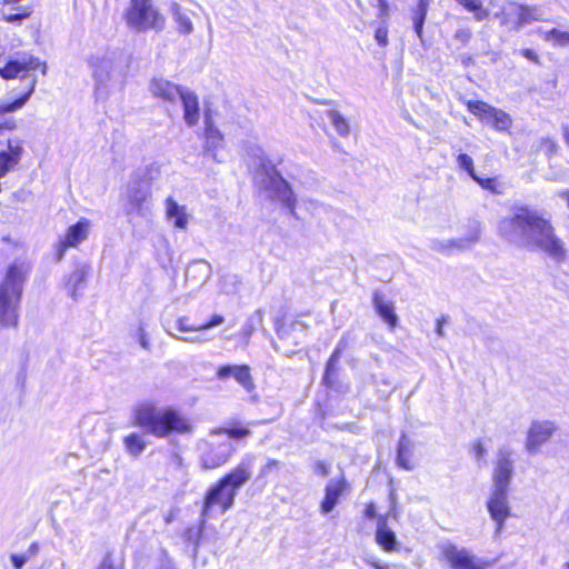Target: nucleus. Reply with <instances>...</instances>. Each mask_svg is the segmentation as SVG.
<instances>
[{
    "mask_svg": "<svg viewBox=\"0 0 569 569\" xmlns=\"http://www.w3.org/2000/svg\"><path fill=\"white\" fill-rule=\"evenodd\" d=\"M136 184L137 186H132L128 190V212H134L138 216L147 217L151 212V209L147 203L150 192L146 188H142L140 183Z\"/></svg>",
    "mask_w": 569,
    "mask_h": 569,
    "instance_id": "412c9836",
    "label": "nucleus"
},
{
    "mask_svg": "<svg viewBox=\"0 0 569 569\" xmlns=\"http://www.w3.org/2000/svg\"><path fill=\"white\" fill-rule=\"evenodd\" d=\"M545 144L547 146V148H548V150H549L550 152L555 151V149H556V144H555V142H553L552 140H546V141H545Z\"/></svg>",
    "mask_w": 569,
    "mask_h": 569,
    "instance_id": "e2e57ef3",
    "label": "nucleus"
},
{
    "mask_svg": "<svg viewBox=\"0 0 569 569\" xmlns=\"http://www.w3.org/2000/svg\"><path fill=\"white\" fill-rule=\"evenodd\" d=\"M197 6L192 0H172L168 4V11L177 24L180 34L188 36L193 32L192 18L197 16L192 7Z\"/></svg>",
    "mask_w": 569,
    "mask_h": 569,
    "instance_id": "9b49d317",
    "label": "nucleus"
},
{
    "mask_svg": "<svg viewBox=\"0 0 569 569\" xmlns=\"http://www.w3.org/2000/svg\"><path fill=\"white\" fill-rule=\"evenodd\" d=\"M124 18L128 27L137 32H161L166 27V18L152 4V0H131Z\"/></svg>",
    "mask_w": 569,
    "mask_h": 569,
    "instance_id": "423d86ee",
    "label": "nucleus"
},
{
    "mask_svg": "<svg viewBox=\"0 0 569 569\" xmlns=\"http://www.w3.org/2000/svg\"><path fill=\"white\" fill-rule=\"evenodd\" d=\"M197 327L198 326L189 325V319L187 317H180L176 321V328L181 332L200 331Z\"/></svg>",
    "mask_w": 569,
    "mask_h": 569,
    "instance_id": "09e8293b",
    "label": "nucleus"
},
{
    "mask_svg": "<svg viewBox=\"0 0 569 569\" xmlns=\"http://www.w3.org/2000/svg\"><path fill=\"white\" fill-rule=\"evenodd\" d=\"M487 508L491 519L496 522V532H500L505 521L510 516V507L508 501V490L492 488L491 495L487 502Z\"/></svg>",
    "mask_w": 569,
    "mask_h": 569,
    "instance_id": "2eb2a0df",
    "label": "nucleus"
},
{
    "mask_svg": "<svg viewBox=\"0 0 569 569\" xmlns=\"http://www.w3.org/2000/svg\"><path fill=\"white\" fill-rule=\"evenodd\" d=\"M182 90L183 88L164 78H152L149 83V91L152 97L168 102L176 101Z\"/></svg>",
    "mask_w": 569,
    "mask_h": 569,
    "instance_id": "aec40b11",
    "label": "nucleus"
},
{
    "mask_svg": "<svg viewBox=\"0 0 569 569\" xmlns=\"http://www.w3.org/2000/svg\"><path fill=\"white\" fill-rule=\"evenodd\" d=\"M227 435L229 439H243L250 435V430L246 427L232 426L229 428L213 429L211 436Z\"/></svg>",
    "mask_w": 569,
    "mask_h": 569,
    "instance_id": "c9c22d12",
    "label": "nucleus"
},
{
    "mask_svg": "<svg viewBox=\"0 0 569 569\" xmlns=\"http://www.w3.org/2000/svg\"><path fill=\"white\" fill-rule=\"evenodd\" d=\"M346 485L347 483L345 478H341L339 480L331 479L327 483L325 489V498L320 506L322 513L327 515L333 510V508L339 502V499L346 489Z\"/></svg>",
    "mask_w": 569,
    "mask_h": 569,
    "instance_id": "b1692460",
    "label": "nucleus"
},
{
    "mask_svg": "<svg viewBox=\"0 0 569 569\" xmlns=\"http://www.w3.org/2000/svg\"><path fill=\"white\" fill-rule=\"evenodd\" d=\"M234 448L229 440L206 441L201 447V463L204 469H213L224 465Z\"/></svg>",
    "mask_w": 569,
    "mask_h": 569,
    "instance_id": "1a4fd4ad",
    "label": "nucleus"
},
{
    "mask_svg": "<svg viewBox=\"0 0 569 569\" xmlns=\"http://www.w3.org/2000/svg\"><path fill=\"white\" fill-rule=\"evenodd\" d=\"M375 38H376L377 42L380 46L386 47L388 44V31H387V29L386 28H378L376 30Z\"/></svg>",
    "mask_w": 569,
    "mask_h": 569,
    "instance_id": "864d4df0",
    "label": "nucleus"
},
{
    "mask_svg": "<svg viewBox=\"0 0 569 569\" xmlns=\"http://www.w3.org/2000/svg\"><path fill=\"white\" fill-rule=\"evenodd\" d=\"M224 322V318L221 315H213L210 320L203 325L197 327L200 331L211 329L213 327L220 326Z\"/></svg>",
    "mask_w": 569,
    "mask_h": 569,
    "instance_id": "de8ad7c7",
    "label": "nucleus"
},
{
    "mask_svg": "<svg viewBox=\"0 0 569 569\" xmlns=\"http://www.w3.org/2000/svg\"><path fill=\"white\" fill-rule=\"evenodd\" d=\"M123 446L129 456L138 458L147 448L143 435L132 432L123 438Z\"/></svg>",
    "mask_w": 569,
    "mask_h": 569,
    "instance_id": "2f4dec72",
    "label": "nucleus"
},
{
    "mask_svg": "<svg viewBox=\"0 0 569 569\" xmlns=\"http://www.w3.org/2000/svg\"><path fill=\"white\" fill-rule=\"evenodd\" d=\"M28 267L13 262L7 269L0 283V326L16 328L19 322V305Z\"/></svg>",
    "mask_w": 569,
    "mask_h": 569,
    "instance_id": "39448f33",
    "label": "nucleus"
},
{
    "mask_svg": "<svg viewBox=\"0 0 569 569\" xmlns=\"http://www.w3.org/2000/svg\"><path fill=\"white\" fill-rule=\"evenodd\" d=\"M264 170L269 177V187H271L278 199L283 202L293 213L296 207V198L289 186V183L274 170L272 166L269 168L264 167Z\"/></svg>",
    "mask_w": 569,
    "mask_h": 569,
    "instance_id": "f3484780",
    "label": "nucleus"
},
{
    "mask_svg": "<svg viewBox=\"0 0 569 569\" xmlns=\"http://www.w3.org/2000/svg\"><path fill=\"white\" fill-rule=\"evenodd\" d=\"M237 493L223 480L211 486L206 493L201 509V516L208 518L213 507H219L220 512H227L234 503Z\"/></svg>",
    "mask_w": 569,
    "mask_h": 569,
    "instance_id": "0eeeda50",
    "label": "nucleus"
},
{
    "mask_svg": "<svg viewBox=\"0 0 569 569\" xmlns=\"http://www.w3.org/2000/svg\"><path fill=\"white\" fill-rule=\"evenodd\" d=\"M312 471L320 477H327L330 471V466L323 460H316L311 465Z\"/></svg>",
    "mask_w": 569,
    "mask_h": 569,
    "instance_id": "a18cd8bd",
    "label": "nucleus"
},
{
    "mask_svg": "<svg viewBox=\"0 0 569 569\" xmlns=\"http://www.w3.org/2000/svg\"><path fill=\"white\" fill-rule=\"evenodd\" d=\"M9 149L10 152L0 153V178L4 177L7 172L13 168L20 159L21 148L19 146L12 147L10 144Z\"/></svg>",
    "mask_w": 569,
    "mask_h": 569,
    "instance_id": "473e14b6",
    "label": "nucleus"
},
{
    "mask_svg": "<svg viewBox=\"0 0 569 569\" xmlns=\"http://www.w3.org/2000/svg\"><path fill=\"white\" fill-rule=\"evenodd\" d=\"M281 462L277 459H268L264 466L261 467L259 478H266L270 473L276 472L280 469Z\"/></svg>",
    "mask_w": 569,
    "mask_h": 569,
    "instance_id": "c03bdc74",
    "label": "nucleus"
},
{
    "mask_svg": "<svg viewBox=\"0 0 569 569\" xmlns=\"http://www.w3.org/2000/svg\"><path fill=\"white\" fill-rule=\"evenodd\" d=\"M471 38V31L469 29H459L455 33V39L461 42L462 44H467Z\"/></svg>",
    "mask_w": 569,
    "mask_h": 569,
    "instance_id": "603ef678",
    "label": "nucleus"
},
{
    "mask_svg": "<svg viewBox=\"0 0 569 569\" xmlns=\"http://www.w3.org/2000/svg\"><path fill=\"white\" fill-rule=\"evenodd\" d=\"M372 305L380 318L391 328L398 325V316L395 312V306L391 301H387L380 291L372 295Z\"/></svg>",
    "mask_w": 569,
    "mask_h": 569,
    "instance_id": "393cba45",
    "label": "nucleus"
},
{
    "mask_svg": "<svg viewBox=\"0 0 569 569\" xmlns=\"http://www.w3.org/2000/svg\"><path fill=\"white\" fill-rule=\"evenodd\" d=\"M37 69H40L41 73L46 74V62L28 52L10 56L7 63L3 67H0V76L3 79L21 78L28 83V90L21 98H18L12 102L0 101V113L12 112L20 109L28 101L37 83V77L29 72Z\"/></svg>",
    "mask_w": 569,
    "mask_h": 569,
    "instance_id": "20e7f679",
    "label": "nucleus"
},
{
    "mask_svg": "<svg viewBox=\"0 0 569 569\" xmlns=\"http://www.w3.org/2000/svg\"><path fill=\"white\" fill-rule=\"evenodd\" d=\"M523 56L532 61H538L537 54L530 49H526L523 51Z\"/></svg>",
    "mask_w": 569,
    "mask_h": 569,
    "instance_id": "052dcab7",
    "label": "nucleus"
},
{
    "mask_svg": "<svg viewBox=\"0 0 569 569\" xmlns=\"http://www.w3.org/2000/svg\"><path fill=\"white\" fill-rule=\"evenodd\" d=\"M98 569H121L120 567L114 566L111 555H107Z\"/></svg>",
    "mask_w": 569,
    "mask_h": 569,
    "instance_id": "4d7b16f0",
    "label": "nucleus"
},
{
    "mask_svg": "<svg viewBox=\"0 0 569 569\" xmlns=\"http://www.w3.org/2000/svg\"><path fill=\"white\" fill-rule=\"evenodd\" d=\"M27 17H29V12L27 10H24L23 13L3 14L2 19L10 23H18V22H21Z\"/></svg>",
    "mask_w": 569,
    "mask_h": 569,
    "instance_id": "3c124183",
    "label": "nucleus"
},
{
    "mask_svg": "<svg viewBox=\"0 0 569 569\" xmlns=\"http://www.w3.org/2000/svg\"><path fill=\"white\" fill-rule=\"evenodd\" d=\"M480 238V228L477 227L467 237L457 239H449L446 241L433 240L431 242V249L437 252L450 253L455 250L461 251L470 248L473 243L478 242Z\"/></svg>",
    "mask_w": 569,
    "mask_h": 569,
    "instance_id": "6ab92c4d",
    "label": "nucleus"
},
{
    "mask_svg": "<svg viewBox=\"0 0 569 569\" xmlns=\"http://www.w3.org/2000/svg\"><path fill=\"white\" fill-rule=\"evenodd\" d=\"M498 230L507 241L539 249L557 262L566 258L563 242L555 234L550 221L529 207L515 208L510 217L500 220Z\"/></svg>",
    "mask_w": 569,
    "mask_h": 569,
    "instance_id": "f257e3e1",
    "label": "nucleus"
},
{
    "mask_svg": "<svg viewBox=\"0 0 569 569\" xmlns=\"http://www.w3.org/2000/svg\"><path fill=\"white\" fill-rule=\"evenodd\" d=\"M365 516L368 519H378L379 516L377 515V509L373 502H370L366 506Z\"/></svg>",
    "mask_w": 569,
    "mask_h": 569,
    "instance_id": "13d9d810",
    "label": "nucleus"
},
{
    "mask_svg": "<svg viewBox=\"0 0 569 569\" xmlns=\"http://www.w3.org/2000/svg\"><path fill=\"white\" fill-rule=\"evenodd\" d=\"M136 337H137L141 348H143L144 350H148V351L151 349V343L148 338L146 325L142 321L139 322Z\"/></svg>",
    "mask_w": 569,
    "mask_h": 569,
    "instance_id": "37998d69",
    "label": "nucleus"
},
{
    "mask_svg": "<svg viewBox=\"0 0 569 569\" xmlns=\"http://www.w3.org/2000/svg\"><path fill=\"white\" fill-rule=\"evenodd\" d=\"M2 127L6 128V129H13L14 128V122L12 120L7 121V122L3 123Z\"/></svg>",
    "mask_w": 569,
    "mask_h": 569,
    "instance_id": "69168bd1",
    "label": "nucleus"
},
{
    "mask_svg": "<svg viewBox=\"0 0 569 569\" xmlns=\"http://www.w3.org/2000/svg\"><path fill=\"white\" fill-rule=\"evenodd\" d=\"M94 79V94L98 100H106L117 89H122L126 78V62L121 52L106 50L90 59Z\"/></svg>",
    "mask_w": 569,
    "mask_h": 569,
    "instance_id": "7ed1b4c3",
    "label": "nucleus"
},
{
    "mask_svg": "<svg viewBox=\"0 0 569 569\" xmlns=\"http://www.w3.org/2000/svg\"><path fill=\"white\" fill-rule=\"evenodd\" d=\"M429 2V0H419L412 12L415 31L420 39L422 38L423 23L428 12Z\"/></svg>",
    "mask_w": 569,
    "mask_h": 569,
    "instance_id": "72a5a7b5",
    "label": "nucleus"
},
{
    "mask_svg": "<svg viewBox=\"0 0 569 569\" xmlns=\"http://www.w3.org/2000/svg\"><path fill=\"white\" fill-rule=\"evenodd\" d=\"M90 273V267L86 263H79L76 266L74 270L70 273L67 288L68 291L74 300L78 299L79 295L86 287L87 277Z\"/></svg>",
    "mask_w": 569,
    "mask_h": 569,
    "instance_id": "cd10ccee",
    "label": "nucleus"
},
{
    "mask_svg": "<svg viewBox=\"0 0 569 569\" xmlns=\"http://www.w3.org/2000/svg\"><path fill=\"white\" fill-rule=\"evenodd\" d=\"M132 425L157 438H167L172 433L187 435L193 429L190 420L174 407H158L152 402L133 407Z\"/></svg>",
    "mask_w": 569,
    "mask_h": 569,
    "instance_id": "f03ea898",
    "label": "nucleus"
},
{
    "mask_svg": "<svg viewBox=\"0 0 569 569\" xmlns=\"http://www.w3.org/2000/svg\"><path fill=\"white\" fill-rule=\"evenodd\" d=\"M389 515H379L376 528V542L385 551L390 552L398 549V540L395 531L388 526Z\"/></svg>",
    "mask_w": 569,
    "mask_h": 569,
    "instance_id": "4be33fe9",
    "label": "nucleus"
},
{
    "mask_svg": "<svg viewBox=\"0 0 569 569\" xmlns=\"http://www.w3.org/2000/svg\"><path fill=\"white\" fill-rule=\"evenodd\" d=\"M459 4L463 6L468 11L475 13L477 21H482L488 17V11L482 9L481 0H456Z\"/></svg>",
    "mask_w": 569,
    "mask_h": 569,
    "instance_id": "4c0bfd02",
    "label": "nucleus"
},
{
    "mask_svg": "<svg viewBox=\"0 0 569 569\" xmlns=\"http://www.w3.org/2000/svg\"><path fill=\"white\" fill-rule=\"evenodd\" d=\"M476 182H478L483 189L489 190L491 192H497V183L495 179L486 178L482 179L476 174V178H472Z\"/></svg>",
    "mask_w": 569,
    "mask_h": 569,
    "instance_id": "8fccbe9b",
    "label": "nucleus"
},
{
    "mask_svg": "<svg viewBox=\"0 0 569 569\" xmlns=\"http://www.w3.org/2000/svg\"><path fill=\"white\" fill-rule=\"evenodd\" d=\"M216 375L219 380H227L229 378L234 379L244 390L249 391L254 388L251 370L247 365L221 366L218 368Z\"/></svg>",
    "mask_w": 569,
    "mask_h": 569,
    "instance_id": "dca6fc26",
    "label": "nucleus"
},
{
    "mask_svg": "<svg viewBox=\"0 0 569 569\" xmlns=\"http://www.w3.org/2000/svg\"><path fill=\"white\" fill-rule=\"evenodd\" d=\"M412 456V443L410 439L406 437L405 433L401 435L398 449H397V463L406 469L411 470L412 469V462L410 460Z\"/></svg>",
    "mask_w": 569,
    "mask_h": 569,
    "instance_id": "7c9ffc66",
    "label": "nucleus"
},
{
    "mask_svg": "<svg viewBox=\"0 0 569 569\" xmlns=\"http://www.w3.org/2000/svg\"><path fill=\"white\" fill-rule=\"evenodd\" d=\"M179 98L182 101L183 106V119L189 127H193L198 123L200 113H199V102L198 97L194 92L183 89L179 94Z\"/></svg>",
    "mask_w": 569,
    "mask_h": 569,
    "instance_id": "bb28decb",
    "label": "nucleus"
},
{
    "mask_svg": "<svg viewBox=\"0 0 569 569\" xmlns=\"http://www.w3.org/2000/svg\"><path fill=\"white\" fill-rule=\"evenodd\" d=\"M327 117L331 121L336 132L341 137H347L350 133V126L348 120L337 110L327 111Z\"/></svg>",
    "mask_w": 569,
    "mask_h": 569,
    "instance_id": "f704fd0d",
    "label": "nucleus"
},
{
    "mask_svg": "<svg viewBox=\"0 0 569 569\" xmlns=\"http://www.w3.org/2000/svg\"><path fill=\"white\" fill-rule=\"evenodd\" d=\"M458 166L466 170L471 178H476V171L473 167V160L466 153H460L457 158Z\"/></svg>",
    "mask_w": 569,
    "mask_h": 569,
    "instance_id": "79ce46f5",
    "label": "nucleus"
},
{
    "mask_svg": "<svg viewBox=\"0 0 569 569\" xmlns=\"http://www.w3.org/2000/svg\"><path fill=\"white\" fill-rule=\"evenodd\" d=\"M559 196L566 201L567 203V207L569 209V190L568 191H563L561 193H559Z\"/></svg>",
    "mask_w": 569,
    "mask_h": 569,
    "instance_id": "0e129e2a",
    "label": "nucleus"
},
{
    "mask_svg": "<svg viewBox=\"0 0 569 569\" xmlns=\"http://www.w3.org/2000/svg\"><path fill=\"white\" fill-rule=\"evenodd\" d=\"M211 277V266L204 260L190 263L186 270V281L192 287H200Z\"/></svg>",
    "mask_w": 569,
    "mask_h": 569,
    "instance_id": "a878e982",
    "label": "nucleus"
},
{
    "mask_svg": "<svg viewBox=\"0 0 569 569\" xmlns=\"http://www.w3.org/2000/svg\"><path fill=\"white\" fill-rule=\"evenodd\" d=\"M521 11L522 6L510 2L501 11V23L508 26L510 29L519 30L521 28Z\"/></svg>",
    "mask_w": 569,
    "mask_h": 569,
    "instance_id": "c756f323",
    "label": "nucleus"
},
{
    "mask_svg": "<svg viewBox=\"0 0 569 569\" xmlns=\"http://www.w3.org/2000/svg\"><path fill=\"white\" fill-rule=\"evenodd\" d=\"M557 430V426L550 420H535L531 422L526 438V450L537 455L541 447L547 443Z\"/></svg>",
    "mask_w": 569,
    "mask_h": 569,
    "instance_id": "9d476101",
    "label": "nucleus"
},
{
    "mask_svg": "<svg viewBox=\"0 0 569 569\" xmlns=\"http://www.w3.org/2000/svg\"><path fill=\"white\" fill-rule=\"evenodd\" d=\"M436 332L439 337H443L445 333H443V320L439 319L437 320V329H436Z\"/></svg>",
    "mask_w": 569,
    "mask_h": 569,
    "instance_id": "680f3d73",
    "label": "nucleus"
},
{
    "mask_svg": "<svg viewBox=\"0 0 569 569\" xmlns=\"http://www.w3.org/2000/svg\"><path fill=\"white\" fill-rule=\"evenodd\" d=\"M173 519H174L173 513H169V515L166 517V519H164V520H166V522H167V523H170V522H172V521H173Z\"/></svg>",
    "mask_w": 569,
    "mask_h": 569,
    "instance_id": "338daca9",
    "label": "nucleus"
},
{
    "mask_svg": "<svg viewBox=\"0 0 569 569\" xmlns=\"http://www.w3.org/2000/svg\"><path fill=\"white\" fill-rule=\"evenodd\" d=\"M350 341V333L346 332L342 335V337L339 339L335 350L332 353H335L336 357H341L342 352L348 348Z\"/></svg>",
    "mask_w": 569,
    "mask_h": 569,
    "instance_id": "49530a36",
    "label": "nucleus"
},
{
    "mask_svg": "<svg viewBox=\"0 0 569 569\" xmlns=\"http://www.w3.org/2000/svg\"><path fill=\"white\" fill-rule=\"evenodd\" d=\"M473 452H475V456H476V458H477L478 460H479V459H481V458L485 456L486 450H485V448H483V446H482V443H481V442H479V441H478V442L473 446Z\"/></svg>",
    "mask_w": 569,
    "mask_h": 569,
    "instance_id": "bf43d9fd",
    "label": "nucleus"
},
{
    "mask_svg": "<svg viewBox=\"0 0 569 569\" xmlns=\"http://www.w3.org/2000/svg\"><path fill=\"white\" fill-rule=\"evenodd\" d=\"M91 229V222L82 218L76 224L70 226L64 236L60 239L57 247V260L61 261L68 248H77L88 239Z\"/></svg>",
    "mask_w": 569,
    "mask_h": 569,
    "instance_id": "f8f14e48",
    "label": "nucleus"
},
{
    "mask_svg": "<svg viewBox=\"0 0 569 569\" xmlns=\"http://www.w3.org/2000/svg\"><path fill=\"white\" fill-rule=\"evenodd\" d=\"M206 522H207V518H203L201 516L199 526L197 528L191 527L184 531V535H183L184 540L187 542H190L193 545L194 551H197V549L199 547Z\"/></svg>",
    "mask_w": 569,
    "mask_h": 569,
    "instance_id": "e433bc0d",
    "label": "nucleus"
},
{
    "mask_svg": "<svg viewBox=\"0 0 569 569\" xmlns=\"http://www.w3.org/2000/svg\"><path fill=\"white\" fill-rule=\"evenodd\" d=\"M545 40L552 41L555 46L566 47L569 44V32L551 29L545 32Z\"/></svg>",
    "mask_w": 569,
    "mask_h": 569,
    "instance_id": "a19ab883",
    "label": "nucleus"
},
{
    "mask_svg": "<svg viewBox=\"0 0 569 569\" xmlns=\"http://www.w3.org/2000/svg\"><path fill=\"white\" fill-rule=\"evenodd\" d=\"M376 569H389L387 566H383V565H380V563H375L373 565Z\"/></svg>",
    "mask_w": 569,
    "mask_h": 569,
    "instance_id": "774afa93",
    "label": "nucleus"
},
{
    "mask_svg": "<svg viewBox=\"0 0 569 569\" xmlns=\"http://www.w3.org/2000/svg\"><path fill=\"white\" fill-rule=\"evenodd\" d=\"M512 452L503 447L498 450L492 475V488L508 490L513 473Z\"/></svg>",
    "mask_w": 569,
    "mask_h": 569,
    "instance_id": "4468645a",
    "label": "nucleus"
},
{
    "mask_svg": "<svg viewBox=\"0 0 569 569\" xmlns=\"http://www.w3.org/2000/svg\"><path fill=\"white\" fill-rule=\"evenodd\" d=\"M168 335L170 337H172L173 339L176 340H180V341H183V342H189V343H197V342H201L203 341L200 337H180V336H177L176 333H172L170 331H168Z\"/></svg>",
    "mask_w": 569,
    "mask_h": 569,
    "instance_id": "6e6d98bb",
    "label": "nucleus"
},
{
    "mask_svg": "<svg viewBox=\"0 0 569 569\" xmlns=\"http://www.w3.org/2000/svg\"><path fill=\"white\" fill-rule=\"evenodd\" d=\"M223 147V136L218 128H216L209 118H206V141L204 152L218 163L224 161L219 157V150Z\"/></svg>",
    "mask_w": 569,
    "mask_h": 569,
    "instance_id": "5701e85b",
    "label": "nucleus"
},
{
    "mask_svg": "<svg viewBox=\"0 0 569 569\" xmlns=\"http://www.w3.org/2000/svg\"><path fill=\"white\" fill-rule=\"evenodd\" d=\"M467 108L486 124L492 126L497 130H508L512 123L511 117L507 112L487 102L468 100Z\"/></svg>",
    "mask_w": 569,
    "mask_h": 569,
    "instance_id": "6e6552de",
    "label": "nucleus"
},
{
    "mask_svg": "<svg viewBox=\"0 0 569 569\" xmlns=\"http://www.w3.org/2000/svg\"><path fill=\"white\" fill-rule=\"evenodd\" d=\"M254 458L252 456H248L243 458L236 468H233L229 473L224 475L221 480H223L230 488L233 489L236 493L238 490L247 483L251 476L253 469Z\"/></svg>",
    "mask_w": 569,
    "mask_h": 569,
    "instance_id": "a211bd4d",
    "label": "nucleus"
},
{
    "mask_svg": "<svg viewBox=\"0 0 569 569\" xmlns=\"http://www.w3.org/2000/svg\"><path fill=\"white\" fill-rule=\"evenodd\" d=\"M546 20L542 11L538 7H527L522 6L521 11V27L530 23L532 21H543Z\"/></svg>",
    "mask_w": 569,
    "mask_h": 569,
    "instance_id": "58836bf2",
    "label": "nucleus"
},
{
    "mask_svg": "<svg viewBox=\"0 0 569 569\" xmlns=\"http://www.w3.org/2000/svg\"><path fill=\"white\" fill-rule=\"evenodd\" d=\"M339 360H340V357L335 358V353H332L326 365L323 380L328 388L332 387L333 380L337 377Z\"/></svg>",
    "mask_w": 569,
    "mask_h": 569,
    "instance_id": "ea45409f",
    "label": "nucleus"
},
{
    "mask_svg": "<svg viewBox=\"0 0 569 569\" xmlns=\"http://www.w3.org/2000/svg\"><path fill=\"white\" fill-rule=\"evenodd\" d=\"M441 551L452 569H485L489 566L488 562H477L466 548H458L452 543H445Z\"/></svg>",
    "mask_w": 569,
    "mask_h": 569,
    "instance_id": "ddd939ff",
    "label": "nucleus"
},
{
    "mask_svg": "<svg viewBox=\"0 0 569 569\" xmlns=\"http://www.w3.org/2000/svg\"><path fill=\"white\" fill-rule=\"evenodd\" d=\"M166 216L173 220L174 227L186 229L188 226V213L184 206L178 204L172 198L166 200Z\"/></svg>",
    "mask_w": 569,
    "mask_h": 569,
    "instance_id": "c85d7f7f",
    "label": "nucleus"
},
{
    "mask_svg": "<svg viewBox=\"0 0 569 569\" xmlns=\"http://www.w3.org/2000/svg\"><path fill=\"white\" fill-rule=\"evenodd\" d=\"M28 561V558L22 555H12L11 562L16 569H21L24 563Z\"/></svg>",
    "mask_w": 569,
    "mask_h": 569,
    "instance_id": "5fc2aeb1",
    "label": "nucleus"
}]
</instances>
